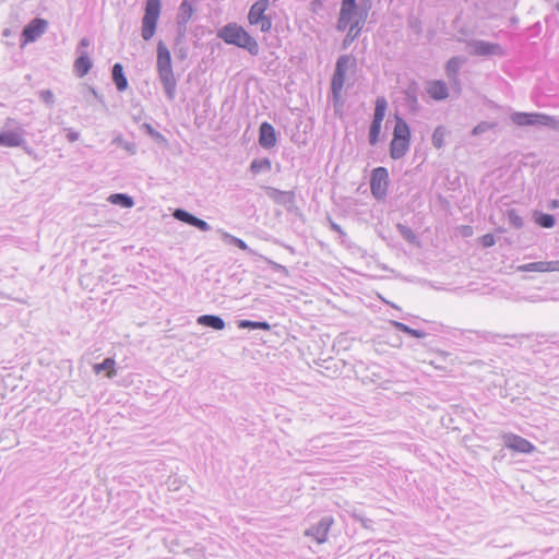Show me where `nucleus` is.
I'll use <instances>...</instances> for the list:
<instances>
[{
  "label": "nucleus",
  "mask_w": 559,
  "mask_h": 559,
  "mask_svg": "<svg viewBox=\"0 0 559 559\" xmlns=\"http://www.w3.org/2000/svg\"><path fill=\"white\" fill-rule=\"evenodd\" d=\"M217 36L226 44L243 48L253 56L260 51L255 38L237 23H228L218 31Z\"/></svg>",
  "instance_id": "f257e3e1"
},
{
  "label": "nucleus",
  "mask_w": 559,
  "mask_h": 559,
  "mask_svg": "<svg viewBox=\"0 0 559 559\" xmlns=\"http://www.w3.org/2000/svg\"><path fill=\"white\" fill-rule=\"evenodd\" d=\"M158 76L163 87L169 98H174L176 93L177 80L173 71L171 55L167 46L159 41L157 45V61H156Z\"/></svg>",
  "instance_id": "f03ea898"
},
{
  "label": "nucleus",
  "mask_w": 559,
  "mask_h": 559,
  "mask_svg": "<svg viewBox=\"0 0 559 559\" xmlns=\"http://www.w3.org/2000/svg\"><path fill=\"white\" fill-rule=\"evenodd\" d=\"M356 15V0H342L340 16L337 21V29L348 31L343 43L344 47L350 45L360 32L359 22L355 21Z\"/></svg>",
  "instance_id": "7ed1b4c3"
},
{
  "label": "nucleus",
  "mask_w": 559,
  "mask_h": 559,
  "mask_svg": "<svg viewBox=\"0 0 559 559\" xmlns=\"http://www.w3.org/2000/svg\"><path fill=\"white\" fill-rule=\"evenodd\" d=\"M411 146V129L407 122L402 118L395 117L393 138L390 143V156L393 159H400L406 155Z\"/></svg>",
  "instance_id": "20e7f679"
},
{
  "label": "nucleus",
  "mask_w": 559,
  "mask_h": 559,
  "mask_svg": "<svg viewBox=\"0 0 559 559\" xmlns=\"http://www.w3.org/2000/svg\"><path fill=\"white\" fill-rule=\"evenodd\" d=\"M159 15L160 0H147L142 19V37L144 40H150L155 35Z\"/></svg>",
  "instance_id": "39448f33"
},
{
  "label": "nucleus",
  "mask_w": 559,
  "mask_h": 559,
  "mask_svg": "<svg viewBox=\"0 0 559 559\" xmlns=\"http://www.w3.org/2000/svg\"><path fill=\"white\" fill-rule=\"evenodd\" d=\"M270 8V0L255 1L248 13V22L250 25H258L263 33H267L272 28V19L266 15Z\"/></svg>",
  "instance_id": "423d86ee"
},
{
  "label": "nucleus",
  "mask_w": 559,
  "mask_h": 559,
  "mask_svg": "<svg viewBox=\"0 0 559 559\" xmlns=\"http://www.w3.org/2000/svg\"><path fill=\"white\" fill-rule=\"evenodd\" d=\"M349 66H355V59L353 57L344 55L337 59L331 83V88L335 99H340L345 83L346 70Z\"/></svg>",
  "instance_id": "0eeeda50"
},
{
  "label": "nucleus",
  "mask_w": 559,
  "mask_h": 559,
  "mask_svg": "<svg viewBox=\"0 0 559 559\" xmlns=\"http://www.w3.org/2000/svg\"><path fill=\"white\" fill-rule=\"evenodd\" d=\"M389 185V173L386 168L377 167L371 171L370 190L376 199L382 200L386 197Z\"/></svg>",
  "instance_id": "6e6552de"
},
{
  "label": "nucleus",
  "mask_w": 559,
  "mask_h": 559,
  "mask_svg": "<svg viewBox=\"0 0 559 559\" xmlns=\"http://www.w3.org/2000/svg\"><path fill=\"white\" fill-rule=\"evenodd\" d=\"M388 108V102L384 97H378L376 100L373 120L371 122L369 129V142L371 145H374L379 141V136L381 133L382 121L385 117Z\"/></svg>",
  "instance_id": "1a4fd4ad"
},
{
  "label": "nucleus",
  "mask_w": 559,
  "mask_h": 559,
  "mask_svg": "<svg viewBox=\"0 0 559 559\" xmlns=\"http://www.w3.org/2000/svg\"><path fill=\"white\" fill-rule=\"evenodd\" d=\"M512 121L521 127L524 126H533V124H542V126H554V118L543 115V114H526V112H515L511 116Z\"/></svg>",
  "instance_id": "9d476101"
},
{
  "label": "nucleus",
  "mask_w": 559,
  "mask_h": 559,
  "mask_svg": "<svg viewBox=\"0 0 559 559\" xmlns=\"http://www.w3.org/2000/svg\"><path fill=\"white\" fill-rule=\"evenodd\" d=\"M47 26L48 22L44 19H34L29 22L22 33L23 45L38 39L46 32Z\"/></svg>",
  "instance_id": "9b49d317"
},
{
  "label": "nucleus",
  "mask_w": 559,
  "mask_h": 559,
  "mask_svg": "<svg viewBox=\"0 0 559 559\" xmlns=\"http://www.w3.org/2000/svg\"><path fill=\"white\" fill-rule=\"evenodd\" d=\"M504 444L508 449L520 453H532L535 447L521 436L508 433L503 436Z\"/></svg>",
  "instance_id": "f8f14e48"
},
{
  "label": "nucleus",
  "mask_w": 559,
  "mask_h": 559,
  "mask_svg": "<svg viewBox=\"0 0 559 559\" xmlns=\"http://www.w3.org/2000/svg\"><path fill=\"white\" fill-rule=\"evenodd\" d=\"M520 272L550 273L559 272V260L557 261H539L520 265Z\"/></svg>",
  "instance_id": "ddd939ff"
},
{
  "label": "nucleus",
  "mask_w": 559,
  "mask_h": 559,
  "mask_svg": "<svg viewBox=\"0 0 559 559\" xmlns=\"http://www.w3.org/2000/svg\"><path fill=\"white\" fill-rule=\"evenodd\" d=\"M277 136L274 127L269 122H262L259 129V144L264 148L276 145Z\"/></svg>",
  "instance_id": "4468645a"
},
{
  "label": "nucleus",
  "mask_w": 559,
  "mask_h": 559,
  "mask_svg": "<svg viewBox=\"0 0 559 559\" xmlns=\"http://www.w3.org/2000/svg\"><path fill=\"white\" fill-rule=\"evenodd\" d=\"M426 91L433 100H443L449 96V90L445 82L433 80L427 84Z\"/></svg>",
  "instance_id": "2eb2a0df"
},
{
  "label": "nucleus",
  "mask_w": 559,
  "mask_h": 559,
  "mask_svg": "<svg viewBox=\"0 0 559 559\" xmlns=\"http://www.w3.org/2000/svg\"><path fill=\"white\" fill-rule=\"evenodd\" d=\"M331 524L332 520H322L316 526L308 530L307 535L314 537L319 544L324 543L328 539V534Z\"/></svg>",
  "instance_id": "dca6fc26"
},
{
  "label": "nucleus",
  "mask_w": 559,
  "mask_h": 559,
  "mask_svg": "<svg viewBox=\"0 0 559 559\" xmlns=\"http://www.w3.org/2000/svg\"><path fill=\"white\" fill-rule=\"evenodd\" d=\"M24 142L23 136L19 132L7 131L0 133V146L16 147Z\"/></svg>",
  "instance_id": "f3484780"
},
{
  "label": "nucleus",
  "mask_w": 559,
  "mask_h": 559,
  "mask_svg": "<svg viewBox=\"0 0 559 559\" xmlns=\"http://www.w3.org/2000/svg\"><path fill=\"white\" fill-rule=\"evenodd\" d=\"M112 81L116 84L118 91L122 92L128 87V80L124 76L123 68L120 63H116L112 67Z\"/></svg>",
  "instance_id": "a211bd4d"
},
{
  "label": "nucleus",
  "mask_w": 559,
  "mask_h": 559,
  "mask_svg": "<svg viewBox=\"0 0 559 559\" xmlns=\"http://www.w3.org/2000/svg\"><path fill=\"white\" fill-rule=\"evenodd\" d=\"M198 323L201 325L210 326L215 330H223L225 328V323L219 317L211 314H204L199 317Z\"/></svg>",
  "instance_id": "6ab92c4d"
},
{
  "label": "nucleus",
  "mask_w": 559,
  "mask_h": 559,
  "mask_svg": "<svg viewBox=\"0 0 559 559\" xmlns=\"http://www.w3.org/2000/svg\"><path fill=\"white\" fill-rule=\"evenodd\" d=\"M91 68H92V62H91L90 58L85 55L80 56L74 61V71L80 78L86 75Z\"/></svg>",
  "instance_id": "aec40b11"
},
{
  "label": "nucleus",
  "mask_w": 559,
  "mask_h": 559,
  "mask_svg": "<svg viewBox=\"0 0 559 559\" xmlns=\"http://www.w3.org/2000/svg\"><path fill=\"white\" fill-rule=\"evenodd\" d=\"M94 371L96 373H100L102 371H106V376L108 378H112L116 374V362L111 358H106L103 362L96 364L94 366Z\"/></svg>",
  "instance_id": "412c9836"
},
{
  "label": "nucleus",
  "mask_w": 559,
  "mask_h": 559,
  "mask_svg": "<svg viewBox=\"0 0 559 559\" xmlns=\"http://www.w3.org/2000/svg\"><path fill=\"white\" fill-rule=\"evenodd\" d=\"M193 13H194L193 5L187 0L182 1L179 7L178 19L182 23H187L192 19Z\"/></svg>",
  "instance_id": "4be33fe9"
},
{
  "label": "nucleus",
  "mask_w": 559,
  "mask_h": 559,
  "mask_svg": "<svg viewBox=\"0 0 559 559\" xmlns=\"http://www.w3.org/2000/svg\"><path fill=\"white\" fill-rule=\"evenodd\" d=\"M476 52L478 55H497L501 53V48L497 44H489V43H478L475 46Z\"/></svg>",
  "instance_id": "5701e85b"
},
{
  "label": "nucleus",
  "mask_w": 559,
  "mask_h": 559,
  "mask_svg": "<svg viewBox=\"0 0 559 559\" xmlns=\"http://www.w3.org/2000/svg\"><path fill=\"white\" fill-rule=\"evenodd\" d=\"M447 138V130L444 127L439 126L432 133V144L436 148L443 147Z\"/></svg>",
  "instance_id": "b1692460"
},
{
  "label": "nucleus",
  "mask_w": 559,
  "mask_h": 559,
  "mask_svg": "<svg viewBox=\"0 0 559 559\" xmlns=\"http://www.w3.org/2000/svg\"><path fill=\"white\" fill-rule=\"evenodd\" d=\"M461 62L459 57H453L447 62L445 72L450 79L456 80Z\"/></svg>",
  "instance_id": "393cba45"
},
{
  "label": "nucleus",
  "mask_w": 559,
  "mask_h": 559,
  "mask_svg": "<svg viewBox=\"0 0 559 559\" xmlns=\"http://www.w3.org/2000/svg\"><path fill=\"white\" fill-rule=\"evenodd\" d=\"M108 200L110 203L120 204L123 207H132L133 206V200L126 194H121V193L111 194Z\"/></svg>",
  "instance_id": "a878e982"
},
{
  "label": "nucleus",
  "mask_w": 559,
  "mask_h": 559,
  "mask_svg": "<svg viewBox=\"0 0 559 559\" xmlns=\"http://www.w3.org/2000/svg\"><path fill=\"white\" fill-rule=\"evenodd\" d=\"M250 169L253 174H259L264 170H270L271 162L269 158L254 159L250 165Z\"/></svg>",
  "instance_id": "bb28decb"
},
{
  "label": "nucleus",
  "mask_w": 559,
  "mask_h": 559,
  "mask_svg": "<svg viewBox=\"0 0 559 559\" xmlns=\"http://www.w3.org/2000/svg\"><path fill=\"white\" fill-rule=\"evenodd\" d=\"M238 326L241 329H260L264 331H269L271 329V325L267 322H257L250 320L239 321Z\"/></svg>",
  "instance_id": "cd10ccee"
},
{
  "label": "nucleus",
  "mask_w": 559,
  "mask_h": 559,
  "mask_svg": "<svg viewBox=\"0 0 559 559\" xmlns=\"http://www.w3.org/2000/svg\"><path fill=\"white\" fill-rule=\"evenodd\" d=\"M392 324L401 332L403 333H406L411 336H414V337H417V338H421L425 336V333L419 331V330H414L409 326H407L406 324L402 323V322H397V321H393Z\"/></svg>",
  "instance_id": "c85d7f7f"
},
{
  "label": "nucleus",
  "mask_w": 559,
  "mask_h": 559,
  "mask_svg": "<svg viewBox=\"0 0 559 559\" xmlns=\"http://www.w3.org/2000/svg\"><path fill=\"white\" fill-rule=\"evenodd\" d=\"M536 223L544 228H550L555 225V218L549 214H540L536 218Z\"/></svg>",
  "instance_id": "c756f323"
},
{
  "label": "nucleus",
  "mask_w": 559,
  "mask_h": 559,
  "mask_svg": "<svg viewBox=\"0 0 559 559\" xmlns=\"http://www.w3.org/2000/svg\"><path fill=\"white\" fill-rule=\"evenodd\" d=\"M174 216L181 221V222H185L187 224H190L192 225L193 222L195 221V216L191 215L190 213L183 211V210H176L175 213H174Z\"/></svg>",
  "instance_id": "7c9ffc66"
},
{
  "label": "nucleus",
  "mask_w": 559,
  "mask_h": 559,
  "mask_svg": "<svg viewBox=\"0 0 559 559\" xmlns=\"http://www.w3.org/2000/svg\"><path fill=\"white\" fill-rule=\"evenodd\" d=\"M479 240L485 248L492 247L496 242L495 236L491 234H486L481 236Z\"/></svg>",
  "instance_id": "2f4dec72"
},
{
  "label": "nucleus",
  "mask_w": 559,
  "mask_h": 559,
  "mask_svg": "<svg viewBox=\"0 0 559 559\" xmlns=\"http://www.w3.org/2000/svg\"><path fill=\"white\" fill-rule=\"evenodd\" d=\"M192 226L198 227L199 229L204 230V231L209 230V228H210L209 224L205 221L200 219L198 217L193 222Z\"/></svg>",
  "instance_id": "473e14b6"
},
{
  "label": "nucleus",
  "mask_w": 559,
  "mask_h": 559,
  "mask_svg": "<svg viewBox=\"0 0 559 559\" xmlns=\"http://www.w3.org/2000/svg\"><path fill=\"white\" fill-rule=\"evenodd\" d=\"M459 231L463 237H471L474 233L473 228L468 225L460 226Z\"/></svg>",
  "instance_id": "72a5a7b5"
},
{
  "label": "nucleus",
  "mask_w": 559,
  "mask_h": 559,
  "mask_svg": "<svg viewBox=\"0 0 559 559\" xmlns=\"http://www.w3.org/2000/svg\"><path fill=\"white\" fill-rule=\"evenodd\" d=\"M235 242H236L237 247L240 248L241 250H247L248 247H247L246 242L242 241L241 239H236Z\"/></svg>",
  "instance_id": "f704fd0d"
},
{
  "label": "nucleus",
  "mask_w": 559,
  "mask_h": 559,
  "mask_svg": "<svg viewBox=\"0 0 559 559\" xmlns=\"http://www.w3.org/2000/svg\"><path fill=\"white\" fill-rule=\"evenodd\" d=\"M70 141H75L78 139L76 134H70L69 135Z\"/></svg>",
  "instance_id": "c9c22d12"
},
{
  "label": "nucleus",
  "mask_w": 559,
  "mask_h": 559,
  "mask_svg": "<svg viewBox=\"0 0 559 559\" xmlns=\"http://www.w3.org/2000/svg\"><path fill=\"white\" fill-rule=\"evenodd\" d=\"M44 96H47V98H51L52 94H51V92L47 91L44 93Z\"/></svg>",
  "instance_id": "e433bc0d"
},
{
  "label": "nucleus",
  "mask_w": 559,
  "mask_h": 559,
  "mask_svg": "<svg viewBox=\"0 0 559 559\" xmlns=\"http://www.w3.org/2000/svg\"><path fill=\"white\" fill-rule=\"evenodd\" d=\"M557 206H559V202L558 201H554L552 202V207H557Z\"/></svg>",
  "instance_id": "4c0bfd02"
},
{
  "label": "nucleus",
  "mask_w": 559,
  "mask_h": 559,
  "mask_svg": "<svg viewBox=\"0 0 559 559\" xmlns=\"http://www.w3.org/2000/svg\"><path fill=\"white\" fill-rule=\"evenodd\" d=\"M82 45H87V41L85 39L82 40Z\"/></svg>",
  "instance_id": "58836bf2"
}]
</instances>
